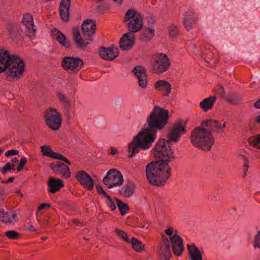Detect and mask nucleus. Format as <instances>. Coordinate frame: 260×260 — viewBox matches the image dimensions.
Listing matches in <instances>:
<instances>
[{
  "label": "nucleus",
  "mask_w": 260,
  "mask_h": 260,
  "mask_svg": "<svg viewBox=\"0 0 260 260\" xmlns=\"http://www.w3.org/2000/svg\"><path fill=\"white\" fill-rule=\"evenodd\" d=\"M169 111L155 106L146 118V124L133 137L128 146V155L133 157L140 149H149L157 138V132L163 129L169 121Z\"/></svg>",
  "instance_id": "f257e3e1"
},
{
  "label": "nucleus",
  "mask_w": 260,
  "mask_h": 260,
  "mask_svg": "<svg viewBox=\"0 0 260 260\" xmlns=\"http://www.w3.org/2000/svg\"><path fill=\"white\" fill-rule=\"evenodd\" d=\"M170 142L160 139L151 150L152 156L158 160L149 162L146 167V175L148 182L155 186L164 185L171 175L169 162L174 158Z\"/></svg>",
  "instance_id": "f03ea898"
},
{
  "label": "nucleus",
  "mask_w": 260,
  "mask_h": 260,
  "mask_svg": "<svg viewBox=\"0 0 260 260\" xmlns=\"http://www.w3.org/2000/svg\"><path fill=\"white\" fill-rule=\"evenodd\" d=\"M190 139L195 147L204 151L209 150L214 143L211 131L203 126L195 128L191 133Z\"/></svg>",
  "instance_id": "7ed1b4c3"
},
{
  "label": "nucleus",
  "mask_w": 260,
  "mask_h": 260,
  "mask_svg": "<svg viewBox=\"0 0 260 260\" xmlns=\"http://www.w3.org/2000/svg\"><path fill=\"white\" fill-rule=\"evenodd\" d=\"M24 63L17 55H12V58L6 70L5 76L9 81L18 80L22 76L24 71Z\"/></svg>",
  "instance_id": "20e7f679"
},
{
  "label": "nucleus",
  "mask_w": 260,
  "mask_h": 260,
  "mask_svg": "<svg viewBox=\"0 0 260 260\" xmlns=\"http://www.w3.org/2000/svg\"><path fill=\"white\" fill-rule=\"evenodd\" d=\"M45 122L47 126L52 131H58L62 123L61 114L55 108L50 107L45 112Z\"/></svg>",
  "instance_id": "39448f33"
},
{
  "label": "nucleus",
  "mask_w": 260,
  "mask_h": 260,
  "mask_svg": "<svg viewBox=\"0 0 260 260\" xmlns=\"http://www.w3.org/2000/svg\"><path fill=\"white\" fill-rule=\"evenodd\" d=\"M125 21L127 22L128 29L132 33L136 32L143 25V19L140 14L134 9L127 11L125 15Z\"/></svg>",
  "instance_id": "423d86ee"
},
{
  "label": "nucleus",
  "mask_w": 260,
  "mask_h": 260,
  "mask_svg": "<svg viewBox=\"0 0 260 260\" xmlns=\"http://www.w3.org/2000/svg\"><path fill=\"white\" fill-rule=\"evenodd\" d=\"M166 234L170 236V240L173 252L177 256H180L184 249L183 240L179 235L177 231L170 227L165 231Z\"/></svg>",
  "instance_id": "0eeeda50"
},
{
  "label": "nucleus",
  "mask_w": 260,
  "mask_h": 260,
  "mask_svg": "<svg viewBox=\"0 0 260 260\" xmlns=\"http://www.w3.org/2000/svg\"><path fill=\"white\" fill-rule=\"evenodd\" d=\"M170 66V60L164 53H157L153 57L152 67L154 72L162 74L166 72Z\"/></svg>",
  "instance_id": "6e6552de"
},
{
  "label": "nucleus",
  "mask_w": 260,
  "mask_h": 260,
  "mask_svg": "<svg viewBox=\"0 0 260 260\" xmlns=\"http://www.w3.org/2000/svg\"><path fill=\"white\" fill-rule=\"evenodd\" d=\"M123 182L122 174L115 169H110L103 178V183L108 188L121 186Z\"/></svg>",
  "instance_id": "1a4fd4ad"
},
{
  "label": "nucleus",
  "mask_w": 260,
  "mask_h": 260,
  "mask_svg": "<svg viewBox=\"0 0 260 260\" xmlns=\"http://www.w3.org/2000/svg\"><path fill=\"white\" fill-rule=\"evenodd\" d=\"M61 65L64 70L75 74L82 68L83 62L78 57L65 56L62 58Z\"/></svg>",
  "instance_id": "9d476101"
},
{
  "label": "nucleus",
  "mask_w": 260,
  "mask_h": 260,
  "mask_svg": "<svg viewBox=\"0 0 260 260\" xmlns=\"http://www.w3.org/2000/svg\"><path fill=\"white\" fill-rule=\"evenodd\" d=\"M186 123L181 120L175 123L168 134V141L178 142L181 136L186 132Z\"/></svg>",
  "instance_id": "9b49d317"
},
{
  "label": "nucleus",
  "mask_w": 260,
  "mask_h": 260,
  "mask_svg": "<svg viewBox=\"0 0 260 260\" xmlns=\"http://www.w3.org/2000/svg\"><path fill=\"white\" fill-rule=\"evenodd\" d=\"M180 13L183 16V23L184 27L188 30L192 29V25L196 20L194 12L186 6H183L180 9Z\"/></svg>",
  "instance_id": "f8f14e48"
},
{
  "label": "nucleus",
  "mask_w": 260,
  "mask_h": 260,
  "mask_svg": "<svg viewBox=\"0 0 260 260\" xmlns=\"http://www.w3.org/2000/svg\"><path fill=\"white\" fill-rule=\"evenodd\" d=\"M138 80V83L140 87L145 89L148 85V76L146 70L141 66L134 67L132 70Z\"/></svg>",
  "instance_id": "ddd939ff"
},
{
  "label": "nucleus",
  "mask_w": 260,
  "mask_h": 260,
  "mask_svg": "<svg viewBox=\"0 0 260 260\" xmlns=\"http://www.w3.org/2000/svg\"><path fill=\"white\" fill-rule=\"evenodd\" d=\"M99 54L103 59L112 61L118 57L119 49L116 46L114 45L109 48L102 47L100 50Z\"/></svg>",
  "instance_id": "4468645a"
},
{
  "label": "nucleus",
  "mask_w": 260,
  "mask_h": 260,
  "mask_svg": "<svg viewBox=\"0 0 260 260\" xmlns=\"http://www.w3.org/2000/svg\"><path fill=\"white\" fill-rule=\"evenodd\" d=\"M50 168L56 174L61 175L64 178H69L71 177V172L69 168L64 164L55 161L50 164Z\"/></svg>",
  "instance_id": "2eb2a0df"
},
{
  "label": "nucleus",
  "mask_w": 260,
  "mask_h": 260,
  "mask_svg": "<svg viewBox=\"0 0 260 260\" xmlns=\"http://www.w3.org/2000/svg\"><path fill=\"white\" fill-rule=\"evenodd\" d=\"M135 41V35L132 32H127L123 35L119 41L120 48L123 51L130 50L134 46Z\"/></svg>",
  "instance_id": "dca6fc26"
},
{
  "label": "nucleus",
  "mask_w": 260,
  "mask_h": 260,
  "mask_svg": "<svg viewBox=\"0 0 260 260\" xmlns=\"http://www.w3.org/2000/svg\"><path fill=\"white\" fill-rule=\"evenodd\" d=\"M79 182L88 189L91 190L93 187V181L89 174L84 171H80L76 174Z\"/></svg>",
  "instance_id": "f3484780"
},
{
  "label": "nucleus",
  "mask_w": 260,
  "mask_h": 260,
  "mask_svg": "<svg viewBox=\"0 0 260 260\" xmlns=\"http://www.w3.org/2000/svg\"><path fill=\"white\" fill-rule=\"evenodd\" d=\"M41 151L42 154L46 156L47 157L53 158L57 159L59 160H61L67 164L70 165L71 162L66 157L63 156L62 154L53 152L51 147L49 145H44L41 147Z\"/></svg>",
  "instance_id": "a211bd4d"
},
{
  "label": "nucleus",
  "mask_w": 260,
  "mask_h": 260,
  "mask_svg": "<svg viewBox=\"0 0 260 260\" xmlns=\"http://www.w3.org/2000/svg\"><path fill=\"white\" fill-rule=\"evenodd\" d=\"M73 37L77 47L80 49H84L90 43V42L92 41L90 38L84 40L81 37L78 28H73Z\"/></svg>",
  "instance_id": "6ab92c4d"
},
{
  "label": "nucleus",
  "mask_w": 260,
  "mask_h": 260,
  "mask_svg": "<svg viewBox=\"0 0 260 260\" xmlns=\"http://www.w3.org/2000/svg\"><path fill=\"white\" fill-rule=\"evenodd\" d=\"M71 0H61L59 6V15L61 19L67 22L69 20Z\"/></svg>",
  "instance_id": "aec40b11"
},
{
  "label": "nucleus",
  "mask_w": 260,
  "mask_h": 260,
  "mask_svg": "<svg viewBox=\"0 0 260 260\" xmlns=\"http://www.w3.org/2000/svg\"><path fill=\"white\" fill-rule=\"evenodd\" d=\"M12 58L8 51L0 49V73L6 71Z\"/></svg>",
  "instance_id": "412c9836"
},
{
  "label": "nucleus",
  "mask_w": 260,
  "mask_h": 260,
  "mask_svg": "<svg viewBox=\"0 0 260 260\" xmlns=\"http://www.w3.org/2000/svg\"><path fill=\"white\" fill-rule=\"evenodd\" d=\"M63 186L64 184L60 179L54 177H51L49 179L48 191L49 192L54 193L58 191Z\"/></svg>",
  "instance_id": "4be33fe9"
},
{
  "label": "nucleus",
  "mask_w": 260,
  "mask_h": 260,
  "mask_svg": "<svg viewBox=\"0 0 260 260\" xmlns=\"http://www.w3.org/2000/svg\"><path fill=\"white\" fill-rule=\"evenodd\" d=\"M154 88L158 91L164 92L166 96H168L172 91L171 84L165 80L157 81L154 84Z\"/></svg>",
  "instance_id": "5701e85b"
},
{
  "label": "nucleus",
  "mask_w": 260,
  "mask_h": 260,
  "mask_svg": "<svg viewBox=\"0 0 260 260\" xmlns=\"http://www.w3.org/2000/svg\"><path fill=\"white\" fill-rule=\"evenodd\" d=\"M95 27V22L91 19L85 20L82 25V29L85 36L90 38L91 36L94 34Z\"/></svg>",
  "instance_id": "b1692460"
},
{
  "label": "nucleus",
  "mask_w": 260,
  "mask_h": 260,
  "mask_svg": "<svg viewBox=\"0 0 260 260\" xmlns=\"http://www.w3.org/2000/svg\"><path fill=\"white\" fill-rule=\"evenodd\" d=\"M159 254L161 258L164 260H168L171 256L170 243L167 238H166L160 245L159 249Z\"/></svg>",
  "instance_id": "393cba45"
},
{
  "label": "nucleus",
  "mask_w": 260,
  "mask_h": 260,
  "mask_svg": "<svg viewBox=\"0 0 260 260\" xmlns=\"http://www.w3.org/2000/svg\"><path fill=\"white\" fill-rule=\"evenodd\" d=\"M217 99L215 95L205 98L199 103L201 109L204 112H207L212 109Z\"/></svg>",
  "instance_id": "a878e982"
},
{
  "label": "nucleus",
  "mask_w": 260,
  "mask_h": 260,
  "mask_svg": "<svg viewBox=\"0 0 260 260\" xmlns=\"http://www.w3.org/2000/svg\"><path fill=\"white\" fill-rule=\"evenodd\" d=\"M136 189V185L133 183L125 184L119 189L120 194L124 198H130L132 197Z\"/></svg>",
  "instance_id": "bb28decb"
},
{
  "label": "nucleus",
  "mask_w": 260,
  "mask_h": 260,
  "mask_svg": "<svg viewBox=\"0 0 260 260\" xmlns=\"http://www.w3.org/2000/svg\"><path fill=\"white\" fill-rule=\"evenodd\" d=\"M23 24L27 29V36L31 37L32 30V15L29 13H25L22 19Z\"/></svg>",
  "instance_id": "cd10ccee"
},
{
  "label": "nucleus",
  "mask_w": 260,
  "mask_h": 260,
  "mask_svg": "<svg viewBox=\"0 0 260 260\" xmlns=\"http://www.w3.org/2000/svg\"><path fill=\"white\" fill-rule=\"evenodd\" d=\"M202 126H206L209 130H215L217 129H220L222 127H225V123H224L221 124L219 121L215 119H209L206 121H204L202 122Z\"/></svg>",
  "instance_id": "c85d7f7f"
},
{
  "label": "nucleus",
  "mask_w": 260,
  "mask_h": 260,
  "mask_svg": "<svg viewBox=\"0 0 260 260\" xmlns=\"http://www.w3.org/2000/svg\"><path fill=\"white\" fill-rule=\"evenodd\" d=\"M187 247L191 260H203L202 254L196 246L188 244Z\"/></svg>",
  "instance_id": "c756f323"
},
{
  "label": "nucleus",
  "mask_w": 260,
  "mask_h": 260,
  "mask_svg": "<svg viewBox=\"0 0 260 260\" xmlns=\"http://www.w3.org/2000/svg\"><path fill=\"white\" fill-rule=\"evenodd\" d=\"M129 243H131L133 249L137 252L142 253L146 250L145 244L137 238L132 237Z\"/></svg>",
  "instance_id": "7c9ffc66"
},
{
  "label": "nucleus",
  "mask_w": 260,
  "mask_h": 260,
  "mask_svg": "<svg viewBox=\"0 0 260 260\" xmlns=\"http://www.w3.org/2000/svg\"><path fill=\"white\" fill-rule=\"evenodd\" d=\"M56 40L62 46L69 48L70 46V42L68 40L65 35L60 30H56L55 34Z\"/></svg>",
  "instance_id": "2f4dec72"
},
{
  "label": "nucleus",
  "mask_w": 260,
  "mask_h": 260,
  "mask_svg": "<svg viewBox=\"0 0 260 260\" xmlns=\"http://www.w3.org/2000/svg\"><path fill=\"white\" fill-rule=\"evenodd\" d=\"M115 201L121 215H125L129 210L128 205L117 198H115Z\"/></svg>",
  "instance_id": "473e14b6"
},
{
  "label": "nucleus",
  "mask_w": 260,
  "mask_h": 260,
  "mask_svg": "<svg viewBox=\"0 0 260 260\" xmlns=\"http://www.w3.org/2000/svg\"><path fill=\"white\" fill-rule=\"evenodd\" d=\"M248 142L250 145L260 149V134L249 137Z\"/></svg>",
  "instance_id": "72a5a7b5"
},
{
  "label": "nucleus",
  "mask_w": 260,
  "mask_h": 260,
  "mask_svg": "<svg viewBox=\"0 0 260 260\" xmlns=\"http://www.w3.org/2000/svg\"><path fill=\"white\" fill-rule=\"evenodd\" d=\"M57 96L61 102V104L63 106L64 108L69 109L71 107V104L68 98L62 92H57Z\"/></svg>",
  "instance_id": "f704fd0d"
},
{
  "label": "nucleus",
  "mask_w": 260,
  "mask_h": 260,
  "mask_svg": "<svg viewBox=\"0 0 260 260\" xmlns=\"http://www.w3.org/2000/svg\"><path fill=\"white\" fill-rule=\"evenodd\" d=\"M104 199L107 207H108L110 210L113 211L116 210V206L115 202V199H112L109 195Z\"/></svg>",
  "instance_id": "c9c22d12"
},
{
  "label": "nucleus",
  "mask_w": 260,
  "mask_h": 260,
  "mask_svg": "<svg viewBox=\"0 0 260 260\" xmlns=\"http://www.w3.org/2000/svg\"><path fill=\"white\" fill-rule=\"evenodd\" d=\"M0 220L6 223H11V212H5L4 211H0Z\"/></svg>",
  "instance_id": "e433bc0d"
},
{
  "label": "nucleus",
  "mask_w": 260,
  "mask_h": 260,
  "mask_svg": "<svg viewBox=\"0 0 260 260\" xmlns=\"http://www.w3.org/2000/svg\"><path fill=\"white\" fill-rule=\"evenodd\" d=\"M5 234L9 239L17 240L20 238L19 233L16 231H8Z\"/></svg>",
  "instance_id": "4c0bfd02"
},
{
  "label": "nucleus",
  "mask_w": 260,
  "mask_h": 260,
  "mask_svg": "<svg viewBox=\"0 0 260 260\" xmlns=\"http://www.w3.org/2000/svg\"><path fill=\"white\" fill-rule=\"evenodd\" d=\"M116 234L123 240H124L126 243H129L131 239H129L128 237V235L124 231L121 230L119 229H116L115 230Z\"/></svg>",
  "instance_id": "58836bf2"
},
{
  "label": "nucleus",
  "mask_w": 260,
  "mask_h": 260,
  "mask_svg": "<svg viewBox=\"0 0 260 260\" xmlns=\"http://www.w3.org/2000/svg\"><path fill=\"white\" fill-rule=\"evenodd\" d=\"M15 170V166L11 162H7L1 170V173L3 175H6L8 172Z\"/></svg>",
  "instance_id": "ea45409f"
},
{
  "label": "nucleus",
  "mask_w": 260,
  "mask_h": 260,
  "mask_svg": "<svg viewBox=\"0 0 260 260\" xmlns=\"http://www.w3.org/2000/svg\"><path fill=\"white\" fill-rule=\"evenodd\" d=\"M154 30L153 28H148L143 32V37L147 39H150L154 36Z\"/></svg>",
  "instance_id": "a19ab883"
},
{
  "label": "nucleus",
  "mask_w": 260,
  "mask_h": 260,
  "mask_svg": "<svg viewBox=\"0 0 260 260\" xmlns=\"http://www.w3.org/2000/svg\"><path fill=\"white\" fill-rule=\"evenodd\" d=\"M169 35L172 37H175L178 34V31L176 25L171 24L169 27Z\"/></svg>",
  "instance_id": "79ce46f5"
},
{
  "label": "nucleus",
  "mask_w": 260,
  "mask_h": 260,
  "mask_svg": "<svg viewBox=\"0 0 260 260\" xmlns=\"http://www.w3.org/2000/svg\"><path fill=\"white\" fill-rule=\"evenodd\" d=\"M253 245L254 248H258L260 249V231L255 236Z\"/></svg>",
  "instance_id": "37998d69"
},
{
  "label": "nucleus",
  "mask_w": 260,
  "mask_h": 260,
  "mask_svg": "<svg viewBox=\"0 0 260 260\" xmlns=\"http://www.w3.org/2000/svg\"><path fill=\"white\" fill-rule=\"evenodd\" d=\"M247 152L244 149L240 150L238 152V155L244 161H248Z\"/></svg>",
  "instance_id": "c03bdc74"
},
{
  "label": "nucleus",
  "mask_w": 260,
  "mask_h": 260,
  "mask_svg": "<svg viewBox=\"0 0 260 260\" xmlns=\"http://www.w3.org/2000/svg\"><path fill=\"white\" fill-rule=\"evenodd\" d=\"M26 161H27L26 158L24 157H22L20 159L19 165L17 168V170L18 172H20L23 170L24 166H25V165L26 163Z\"/></svg>",
  "instance_id": "a18cd8bd"
},
{
  "label": "nucleus",
  "mask_w": 260,
  "mask_h": 260,
  "mask_svg": "<svg viewBox=\"0 0 260 260\" xmlns=\"http://www.w3.org/2000/svg\"><path fill=\"white\" fill-rule=\"evenodd\" d=\"M19 153V151L16 149H11L5 152V155L7 157L16 155Z\"/></svg>",
  "instance_id": "49530a36"
},
{
  "label": "nucleus",
  "mask_w": 260,
  "mask_h": 260,
  "mask_svg": "<svg viewBox=\"0 0 260 260\" xmlns=\"http://www.w3.org/2000/svg\"><path fill=\"white\" fill-rule=\"evenodd\" d=\"M97 191L99 192V193L103 194V198L104 199L108 196H109L106 192H105L102 187L100 186H98L96 187Z\"/></svg>",
  "instance_id": "de8ad7c7"
},
{
  "label": "nucleus",
  "mask_w": 260,
  "mask_h": 260,
  "mask_svg": "<svg viewBox=\"0 0 260 260\" xmlns=\"http://www.w3.org/2000/svg\"><path fill=\"white\" fill-rule=\"evenodd\" d=\"M248 168H249L248 160L244 161V165L243 166V171L244 176H245L246 175L247 172L248 171Z\"/></svg>",
  "instance_id": "09e8293b"
},
{
  "label": "nucleus",
  "mask_w": 260,
  "mask_h": 260,
  "mask_svg": "<svg viewBox=\"0 0 260 260\" xmlns=\"http://www.w3.org/2000/svg\"><path fill=\"white\" fill-rule=\"evenodd\" d=\"M50 207V205L47 203H43L40 205L38 208V211H40L46 208H49Z\"/></svg>",
  "instance_id": "8fccbe9b"
},
{
  "label": "nucleus",
  "mask_w": 260,
  "mask_h": 260,
  "mask_svg": "<svg viewBox=\"0 0 260 260\" xmlns=\"http://www.w3.org/2000/svg\"><path fill=\"white\" fill-rule=\"evenodd\" d=\"M17 214L15 213L11 212V220L12 223H13L17 220Z\"/></svg>",
  "instance_id": "3c124183"
},
{
  "label": "nucleus",
  "mask_w": 260,
  "mask_h": 260,
  "mask_svg": "<svg viewBox=\"0 0 260 260\" xmlns=\"http://www.w3.org/2000/svg\"><path fill=\"white\" fill-rule=\"evenodd\" d=\"M14 178L13 177H11L6 181L2 180L1 181V182L2 183H9L12 182L14 181Z\"/></svg>",
  "instance_id": "603ef678"
},
{
  "label": "nucleus",
  "mask_w": 260,
  "mask_h": 260,
  "mask_svg": "<svg viewBox=\"0 0 260 260\" xmlns=\"http://www.w3.org/2000/svg\"><path fill=\"white\" fill-rule=\"evenodd\" d=\"M72 222L74 224H77L78 225H80L82 224V223H81V222L78 220V219H73L72 220Z\"/></svg>",
  "instance_id": "864d4df0"
},
{
  "label": "nucleus",
  "mask_w": 260,
  "mask_h": 260,
  "mask_svg": "<svg viewBox=\"0 0 260 260\" xmlns=\"http://www.w3.org/2000/svg\"><path fill=\"white\" fill-rule=\"evenodd\" d=\"M254 106L258 109H260V99L254 103Z\"/></svg>",
  "instance_id": "5fc2aeb1"
},
{
  "label": "nucleus",
  "mask_w": 260,
  "mask_h": 260,
  "mask_svg": "<svg viewBox=\"0 0 260 260\" xmlns=\"http://www.w3.org/2000/svg\"><path fill=\"white\" fill-rule=\"evenodd\" d=\"M110 153L112 154H115L117 153V149L115 148H111Z\"/></svg>",
  "instance_id": "6e6d98bb"
},
{
  "label": "nucleus",
  "mask_w": 260,
  "mask_h": 260,
  "mask_svg": "<svg viewBox=\"0 0 260 260\" xmlns=\"http://www.w3.org/2000/svg\"><path fill=\"white\" fill-rule=\"evenodd\" d=\"M11 161L13 163H18L19 161L17 157L12 158Z\"/></svg>",
  "instance_id": "4d7b16f0"
},
{
  "label": "nucleus",
  "mask_w": 260,
  "mask_h": 260,
  "mask_svg": "<svg viewBox=\"0 0 260 260\" xmlns=\"http://www.w3.org/2000/svg\"><path fill=\"white\" fill-rule=\"evenodd\" d=\"M255 120L256 122L260 123V114L255 118Z\"/></svg>",
  "instance_id": "13d9d810"
},
{
  "label": "nucleus",
  "mask_w": 260,
  "mask_h": 260,
  "mask_svg": "<svg viewBox=\"0 0 260 260\" xmlns=\"http://www.w3.org/2000/svg\"><path fill=\"white\" fill-rule=\"evenodd\" d=\"M141 228H142L143 229H145L146 230H149V225L148 224H147L145 225L141 226Z\"/></svg>",
  "instance_id": "bf43d9fd"
},
{
  "label": "nucleus",
  "mask_w": 260,
  "mask_h": 260,
  "mask_svg": "<svg viewBox=\"0 0 260 260\" xmlns=\"http://www.w3.org/2000/svg\"><path fill=\"white\" fill-rule=\"evenodd\" d=\"M114 2H116L118 3H119L120 4L121 3H122V2L123 1V0H113Z\"/></svg>",
  "instance_id": "052dcab7"
},
{
  "label": "nucleus",
  "mask_w": 260,
  "mask_h": 260,
  "mask_svg": "<svg viewBox=\"0 0 260 260\" xmlns=\"http://www.w3.org/2000/svg\"><path fill=\"white\" fill-rule=\"evenodd\" d=\"M47 237H41V239H42V240H43V241H44V240H46V239H47Z\"/></svg>",
  "instance_id": "680f3d73"
},
{
  "label": "nucleus",
  "mask_w": 260,
  "mask_h": 260,
  "mask_svg": "<svg viewBox=\"0 0 260 260\" xmlns=\"http://www.w3.org/2000/svg\"><path fill=\"white\" fill-rule=\"evenodd\" d=\"M17 193H20V197L21 198H22L23 197V194L22 193H20V190H18V191H17Z\"/></svg>",
  "instance_id": "e2e57ef3"
},
{
  "label": "nucleus",
  "mask_w": 260,
  "mask_h": 260,
  "mask_svg": "<svg viewBox=\"0 0 260 260\" xmlns=\"http://www.w3.org/2000/svg\"><path fill=\"white\" fill-rule=\"evenodd\" d=\"M3 151H4L3 149H0V155L3 153Z\"/></svg>",
  "instance_id": "0e129e2a"
}]
</instances>
